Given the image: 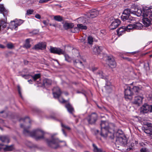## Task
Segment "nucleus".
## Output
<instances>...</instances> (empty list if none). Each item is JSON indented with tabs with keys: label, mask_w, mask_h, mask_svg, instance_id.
<instances>
[{
	"label": "nucleus",
	"mask_w": 152,
	"mask_h": 152,
	"mask_svg": "<svg viewBox=\"0 0 152 152\" xmlns=\"http://www.w3.org/2000/svg\"><path fill=\"white\" fill-rule=\"evenodd\" d=\"M29 127L27 128H24L23 134L26 136H30L35 138L36 140L44 139L45 132L40 129H37L30 132L28 130Z\"/></svg>",
	"instance_id": "f257e3e1"
},
{
	"label": "nucleus",
	"mask_w": 152,
	"mask_h": 152,
	"mask_svg": "<svg viewBox=\"0 0 152 152\" xmlns=\"http://www.w3.org/2000/svg\"><path fill=\"white\" fill-rule=\"evenodd\" d=\"M133 12L134 13H133L135 14L137 16L148 17L151 19H152V8L145 7L143 8L142 11L141 9H136Z\"/></svg>",
	"instance_id": "f03ea898"
},
{
	"label": "nucleus",
	"mask_w": 152,
	"mask_h": 152,
	"mask_svg": "<svg viewBox=\"0 0 152 152\" xmlns=\"http://www.w3.org/2000/svg\"><path fill=\"white\" fill-rule=\"evenodd\" d=\"M46 142L48 146L51 148L56 149L60 147L59 143L63 141H60L58 138H53L51 140L47 139Z\"/></svg>",
	"instance_id": "7ed1b4c3"
},
{
	"label": "nucleus",
	"mask_w": 152,
	"mask_h": 152,
	"mask_svg": "<svg viewBox=\"0 0 152 152\" xmlns=\"http://www.w3.org/2000/svg\"><path fill=\"white\" fill-rule=\"evenodd\" d=\"M101 127V135L104 137H106L109 132V126L107 123L105 121H102L100 124Z\"/></svg>",
	"instance_id": "20e7f679"
},
{
	"label": "nucleus",
	"mask_w": 152,
	"mask_h": 152,
	"mask_svg": "<svg viewBox=\"0 0 152 152\" xmlns=\"http://www.w3.org/2000/svg\"><path fill=\"white\" fill-rule=\"evenodd\" d=\"M53 94L54 97L58 98L59 101L60 103H65L66 101L62 98H60L59 96L62 93L59 88L58 87H54L53 90Z\"/></svg>",
	"instance_id": "39448f33"
},
{
	"label": "nucleus",
	"mask_w": 152,
	"mask_h": 152,
	"mask_svg": "<svg viewBox=\"0 0 152 152\" xmlns=\"http://www.w3.org/2000/svg\"><path fill=\"white\" fill-rule=\"evenodd\" d=\"M133 95L131 87L126 85L124 86V97L126 99H131L132 96Z\"/></svg>",
	"instance_id": "423d86ee"
},
{
	"label": "nucleus",
	"mask_w": 152,
	"mask_h": 152,
	"mask_svg": "<svg viewBox=\"0 0 152 152\" xmlns=\"http://www.w3.org/2000/svg\"><path fill=\"white\" fill-rule=\"evenodd\" d=\"M126 138L124 136L120 135L117 136L116 138V144H119L121 145H125L127 142Z\"/></svg>",
	"instance_id": "0eeeda50"
},
{
	"label": "nucleus",
	"mask_w": 152,
	"mask_h": 152,
	"mask_svg": "<svg viewBox=\"0 0 152 152\" xmlns=\"http://www.w3.org/2000/svg\"><path fill=\"white\" fill-rule=\"evenodd\" d=\"M106 58L107 63L108 65L112 68H114L116 66V63L113 56H106Z\"/></svg>",
	"instance_id": "6e6552de"
},
{
	"label": "nucleus",
	"mask_w": 152,
	"mask_h": 152,
	"mask_svg": "<svg viewBox=\"0 0 152 152\" xmlns=\"http://www.w3.org/2000/svg\"><path fill=\"white\" fill-rule=\"evenodd\" d=\"M97 118V114L95 113H93L91 115H88L87 118V120L89 124H93L95 123Z\"/></svg>",
	"instance_id": "1a4fd4ad"
},
{
	"label": "nucleus",
	"mask_w": 152,
	"mask_h": 152,
	"mask_svg": "<svg viewBox=\"0 0 152 152\" xmlns=\"http://www.w3.org/2000/svg\"><path fill=\"white\" fill-rule=\"evenodd\" d=\"M50 51L51 53L61 55L64 53V51L60 48L50 46Z\"/></svg>",
	"instance_id": "9d476101"
},
{
	"label": "nucleus",
	"mask_w": 152,
	"mask_h": 152,
	"mask_svg": "<svg viewBox=\"0 0 152 152\" xmlns=\"http://www.w3.org/2000/svg\"><path fill=\"white\" fill-rule=\"evenodd\" d=\"M120 20L118 19H114L110 26V28L111 29H114L117 28L121 23Z\"/></svg>",
	"instance_id": "9b49d317"
},
{
	"label": "nucleus",
	"mask_w": 152,
	"mask_h": 152,
	"mask_svg": "<svg viewBox=\"0 0 152 152\" xmlns=\"http://www.w3.org/2000/svg\"><path fill=\"white\" fill-rule=\"evenodd\" d=\"M121 18L123 21H126L128 22H130L132 21L135 20L134 18L130 15H126L123 14L121 16Z\"/></svg>",
	"instance_id": "f8f14e48"
},
{
	"label": "nucleus",
	"mask_w": 152,
	"mask_h": 152,
	"mask_svg": "<svg viewBox=\"0 0 152 152\" xmlns=\"http://www.w3.org/2000/svg\"><path fill=\"white\" fill-rule=\"evenodd\" d=\"M46 45L45 43L41 42L36 45L33 48L35 50H43L46 48Z\"/></svg>",
	"instance_id": "ddd939ff"
},
{
	"label": "nucleus",
	"mask_w": 152,
	"mask_h": 152,
	"mask_svg": "<svg viewBox=\"0 0 152 152\" xmlns=\"http://www.w3.org/2000/svg\"><path fill=\"white\" fill-rule=\"evenodd\" d=\"M143 98L142 96H135L133 103L134 104L139 106L142 104Z\"/></svg>",
	"instance_id": "4468645a"
},
{
	"label": "nucleus",
	"mask_w": 152,
	"mask_h": 152,
	"mask_svg": "<svg viewBox=\"0 0 152 152\" xmlns=\"http://www.w3.org/2000/svg\"><path fill=\"white\" fill-rule=\"evenodd\" d=\"M140 111L141 113H146L149 112V105L146 104H144L141 107Z\"/></svg>",
	"instance_id": "2eb2a0df"
},
{
	"label": "nucleus",
	"mask_w": 152,
	"mask_h": 152,
	"mask_svg": "<svg viewBox=\"0 0 152 152\" xmlns=\"http://www.w3.org/2000/svg\"><path fill=\"white\" fill-rule=\"evenodd\" d=\"M99 14V12L95 9L91 10L90 12L88 14V17L93 18L97 16Z\"/></svg>",
	"instance_id": "dca6fc26"
},
{
	"label": "nucleus",
	"mask_w": 152,
	"mask_h": 152,
	"mask_svg": "<svg viewBox=\"0 0 152 152\" xmlns=\"http://www.w3.org/2000/svg\"><path fill=\"white\" fill-rule=\"evenodd\" d=\"M103 48L102 46H99L98 45L95 46L94 47L93 51L94 54H99L103 50Z\"/></svg>",
	"instance_id": "f3484780"
},
{
	"label": "nucleus",
	"mask_w": 152,
	"mask_h": 152,
	"mask_svg": "<svg viewBox=\"0 0 152 152\" xmlns=\"http://www.w3.org/2000/svg\"><path fill=\"white\" fill-rule=\"evenodd\" d=\"M126 31H127L126 27L122 26L117 29V32L118 35L119 36H120L124 34Z\"/></svg>",
	"instance_id": "a211bd4d"
},
{
	"label": "nucleus",
	"mask_w": 152,
	"mask_h": 152,
	"mask_svg": "<svg viewBox=\"0 0 152 152\" xmlns=\"http://www.w3.org/2000/svg\"><path fill=\"white\" fill-rule=\"evenodd\" d=\"M131 87L133 95L134 94L137 95L141 91V88L139 86H134Z\"/></svg>",
	"instance_id": "6ab92c4d"
},
{
	"label": "nucleus",
	"mask_w": 152,
	"mask_h": 152,
	"mask_svg": "<svg viewBox=\"0 0 152 152\" xmlns=\"http://www.w3.org/2000/svg\"><path fill=\"white\" fill-rule=\"evenodd\" d=\"M8 12L5 9L2 4H0V13L3 14L4 17H6L7 15Z\"/></svg>",
	"instance_id": "aec40b11"
},
{
	"label": "nucleus",
	"mask_w": 152,
	"mask_h": 152,
	"mask_svg": "<svg viewBox=\"0 0 152 152\" xmlns=\"http://www.w3.org/2000/svg\"><path fill=\"white\" fill-rule=\"evenodd\" d=\"M0 140L4 143H8L10 142L9 137L5 135L0 136Z\"/></svg>",
	"instance_id": "412c9836"
},
{
	"label": "nucleus",
	"mask_w": 152,
	"mask_h": 152,
	"mask_svg": "<svg viewBox=\"0 0 152 152\" xmlns=\"http://www.w3.org/2000/svg\"><path fill=\"white\" fill-rule=\"evenodd\" d=\"M142 22L146 27L148 26L151 23V21L148 18L143 17L142 19Z\"/></svg>",
	"instance_id": "4be33fe9"
},
{
	"label": "nucleus",
	"mask_w": 152,
	"mask_h": 152,
	"mask_svg": "<svg viewBox=\"0 0 152 152\" xmlns=\"http://www.w3.org/2000/svg\"><path fill=\"white\" fill-rule=\"evenodd\" d=\"M96 75L98 77L104 79H106V76L105 74L101 71H98L96 73Z\"/></svg>",
	"instance_id": "5701e85b"
},
{
	"label": "nucleus",
	"mask_w": 152,
	"mask_h": 152,
	"mask_svg": "<svg viewBox=\"0 0 152 152\" xmlns=\"http://www.w3.org/2000/svg\"><path fill=\"white\" fill-rule=\"evenodd\" d=\"M63 27L66 30L73 28L74 25L72 23H65L63 25Z\"/></svg>",
	"instance_id": "b1692460"
},
{
	"label": "nucleus",
	"mask_w": 152,
	"mask_h": 152,
	"mask_svg": "<svg viewBox=\"0 0 152 152\" xmlns=\"http://www.w3.org/2000/svg\"><path fill=\"white\" fill-rule=\"evenodd\" d=\"M14 22L15 23L14 26H15V29L16 28V27H17L18 26H19L23 23V20L20 19L19 20H17L16 19L15 20L13 21H11V22Z\"/></svg>",
	"instance_id": "393cba45"
},
{
	"label": "nucleus",
	"mask_w": 152,
	"mask_h": 152,
	"mask_svg": "<svg viewBox=\"0 0 152 152\" xmlns=\"http://www.w3.org/2000/svg\"><path fill=\"white\" fill-rule=\"evenodd\" d=\"M65 107L67 108L68 111L70 113H72L74 111V108L69 104H66Z\"/></svg>",
	"instance_id": "a878e982"
},
{
	"label": "nucleus",
	"mask_w": 152,
	"mask_h": 152,
	"mask_svg": "<svg viewBox=\"0 0 152 152\" xmlns=\"http://www.w3.org/2000/svg\"><path fill=\"white\" fill-rule=\"evenodd\" d=\"M105 88L108 92L111 91V83L109 82H107L105 86Z\"/></svg>",
	"instance_id": "bb28decb"
},
{
	"label": "nucleus",
	"mask_w": 152,
	"mask_h": 152,
	"mask_svg": "<svg viewBox=\"0 0 152 152\" xmlns=\"http://www.w3.org/2000/svg\"><path fill=\"white\" fill-rule=\"evenodd\" d=\"M13 149V145H12L10 146L6 145V147L3 148L4 151H12Z\"/></svg>",
	"instance_id": "cd10ccee"
},
{
	"label": "nucleus",
	"mask_w": 152,
	"mask_h": 152,
	"mask_svg": "<svg viewBox=\"0 0 152 152\" xmlns=\"http://www.w3.org/2000/svg\"><path fill=\"white\" fill-rule=\"evenodd\" d=\"M24 47L27 49L31 47V45L30 44L29 39H26Z\"/></svg>",
	"instance_id": "c85d7f7f"
},
{
	"label": "nucleus",
	"mask_w": 152,
	"mask_h": 152,
	"mask_svg": "<svg viewBox=\"0 0 152 152\" xmlns=\"http://www.w3.org/2000/svg\"><path fill=\"white\" fill-rule=\"evenodd\" d=\"M134 29L140 30L142 28V24L140 23L134 24Z\"/></svg>",
	"instance_id": "c756f323"
},
{
	"label": "nucleus",
	"mask_w": 152,
	"mask_h": 152,
	"mask_svg": "<svg viewBox=\"0 0 152 152\" xmlns=\"http://www.w3.org/2000/svg\"><path fill=\"white\" fill-rule=\"evenodd\" d=\"M134 24H130L126 27L127 31L129 32L131 30L134 29Z\"/></svg>",
	"instance_id": "7c9ffc66"
},
{
	"label": "nucleus",
	"mask_w": 152,
	"mask_h": 152,
	"mask_svg": "<svg viewBox=\"0 0 152 152\" xmlns=\"http://www.w3.org/2000/svg\"><path fill=\"white\" fill-rule=\"evenodd\" d=\"M44 83L45 86L50 85L52 83V80L49 79H46L44 80Z\"/></svg>",
	"instance_id": "2f4dec72"
},
{
	"label": "nucleus",
	"mask_w": 152,
	"mask_h": 152,
	"mask_svg": "<svg viewBox=\"0 0 152 152\" xmlns=\"http://www.w3.org/2000/svg\"><path fill=\"white\" fill-rule=\"evenodd\" d=\"M130 13H133V12L131 11L130 9L126 8L124 10L122 14H125L126 15H130Z\"/></svg>",
	"instance_id": "473e14b6"
},
{
	"label": "nucleus",
	"mask_w": 152,
	"mask_h": 152,
	"mask_svg": "<svg viewBox=\"0 0 152 152\" xmlns=\"http://www.w3.org/2000/svg\"><path fill=\"white\" fill-rule=\"evenodd\" d=\"M94 147V152H102L103 151L100 148H99L97 146L94 144H93Z\"/></svg>",
	"instance_id": "72a5a7b5"
},
{
	"label": "nucleus",
	"mask_w": 152,
	"mask_h": 152,
	"mask_svg": "<svg viewBox=\"0 0 152 152\" xmlns=\"http://www.w3.org/2000/svg\"><path fill=\"white\" fill-rule=\"evenodd\" d=\"M54 19L59 22H61L63 20L62 17L59 15L55 16L54 17Z\"/></svg>",
	"instance_id": "f704fd0d"
},
{
	"label": "nucleus",
	"mask_w": 152,
	"mask_h": 152,
	"mask_svg": "<svg viewBox=\"0 0 152 152\" xmlns=\"http://www.w3.org/2000/svg\"><path fill=\"white\" fill-rule=\"evenodd\" d=\"M93 38L91 36H89L88 37V42L90 45L93 44Z\"/></svg>",
	"instance_id": "c9c22d12"
},
{
	"label": "nucleus",
	"mask_w": 152,
	"mask_h": 152,
	"mask_svg": "<svg viewBox=\"0 0 152 152\" xmlns=\"http://www.w3.org/2000/svg\"><path fill=\"white\" fill-rule=\"evenodd\" d=\"M77 27L81 29L86 30L87 28L86 26L83 25L82 24H78L77 25Z\"/></svg>",
	"instance_id": "e433bc0d"
},
{
	"label": "nucleus",
	"mask_w": 152,
	"mask_h": 152,
	"mask_svg": "<svg viewBox=\"0 0 152 152\" xmlns=\"http://www.w3.org/2000/svg\"><path fill=\"white\" fill-rule=\"evenodd\" d=\"M22 121L23 122H28L29 123H30V121L29 118L28 117H25L23 118H21L20 119L19 121Z\"/></svg>",
	"instance_id": "4c0bfd02"
},
{
	"label": "nucleus",
	"mask_w": 152,
	"mask_h": 152,
	"mask_svg": "<svg viewBox=\"0 0 152 152\" xmlns=\"http://www.w3.org/2000/svg\"><path fill=\"white\" fill-rule=\"evenodd\" d=\"M64 56L65 57V60L69 62H70L71 61V58L69 56V55L66 54H65L64 55Z\"/></svg>",
	"instance_id": "58836bf2"
},
{
	"label": "nucleus",
	"mask_w": 152,
	"mask_h": 152,
	"mask_svg": "<svg viewBox=\"0 0 152 152\" xmlns=\"http://www.w3.org/2000/svg\"><path fill=\"white\" fill-rule=\"evenodd\" d=\"M73 63L75 65H76L77 64H79L82 66L83 65L82 62L78 60H74Z\"/></svg>",
	"instance_id": "ea45409f"
},
{
	"label": "nucleus",
	"mask_w": 152,
	"mask_h": 152,
	"mask_svg": "<svg viewBox=\"0 0 152 152\" xmlns=\"http://www.w3.org/2000/svg\"><path fill=\"white\" fill-rule=\"evenodd\" d=\"M7 47L8 49H12L14 48V45L12 43H8L7 44Z\"/></svg>",
	"instance_id": "a19ab883"
},
{
	"label": "nucleus",
	"mask_w": 152,
	"mask_h": 152,
	"mask_svg": "<svg viewBox=\"0 0 152 152\" xmlns=\"http://www.w3.org/2000/svg\"><path fill=\"white\" fill-rule=\"evenodd\" d=\"M40 77V74H36L34 75V76H32L33 79L34 81H36L37 79L39 78Z\"/></svg>",
	"instance_id": "79ce46f5"
},
{
	"label": "nucleus",
	"mask_w": 152,
	"mask_h": 152,
	"mask_svg": "<svg viewBox=\"0 0 152 152\" xmlns=\"http://www.w3.org/2000/svg\"><path fill=\"white\" fill-rule=\"evenodd\" d=\"M20 75L24 78L27 79H28L32 77V76L29 75Z\"/></svg>",
	"instance_id": "37998d69"
},
{
	"label": "nucleus",
	"mask_w": 152,
	"mask_h": 152,
	"mask_svg": "<svg viewBox=\"0 0 152 152\" xmlns=\"http://www.w3.org/2000/svg\"><path fill=\"white\" fill-rule=\"evenodd\" d=\"M83 17H80L78 18V20L80 23H86V20L84 19Z\"/></svg>",
	"instance_id": "c03bdc74"
},
{
	"label": "nucleus",
	"mask_w": 152,
	"mask_h": 152,
	"mask_svg": "<svg viewBox=\"0 0 152 152\" xmlns=\"http://www.w3.org/2000/svg\"><path fill=\"white\" fill-rule=\"evenodd\" d=\"M34 10L32 9H29L27 10L26 15H29L32 14L34 12Z\"/></svg>",
	"instance_id": "a18cd8bd"
},
{
	"label": "nucleus",
	"mask_w": 152,
	"mask_h": 152,
	"mask_svg": "<svg viewBox=\"0 0 152 152\" xmlns=\"http://www.w3.org/2000/svg\"><path fill=\"white\" fill-rule=\"evenodd\" d=\"M18 92L20 96L21 97V98H22V96L21 93V88L20 86H18Z\"/></svg>",
	"instance_id": "49530a36"
},
{
	"label": "nucleus",
	"mask_w": 152,
	"mask_h": 152,
	"mask_svg": "<svg viewBox=\"0 0 152 152\" xmlns=\"http://www.w3.org/2000/svg\"><path fill=\"white\" fill-rule=\"evenodd\" d=\"M61 126L63 128L67 129L68 130H70V128L69 127L64 125L62 123H61Z\"/></svg>",
	"instance_id": "de8ad7c7"
},
{
	"label": "nucleus",
	"mask_w": 152,
	"mask_h": 152,
	"mask_svg": "<svg viewBox=\"0 0 152 152\" xmlns=\"http://www.w3.org/2000/svg\"><path fill=\"white\" fill-rule=\"evenodd\" d=\"M141 152H149V151L145 148H142L140 150Z\"/></svg>",
	"instance_id": "09e8293b"
},
{
	"label": "nucleus",
	"mask_w": 152,
	"mask_h": 152,
	"mask_svg": "<svg viewBox=\"0 0 152 152\" xmlns=\"http://www.w3.org/2000/svg\"><path fill=\"white\" fill-rule=\"evenodd\" d=\"M123 132L122 131L120 130H118L116 133V135H118L119 134H123Z\"/></svg>",
	"instance_id": "8fccbe9b"
},
{
	"label": "nucleus",
	"mask_w": 152,
	"mask_h": 152,
	"mask_svg": "<svg viewBox=\"0 0 152 152\" xmlns=\"http://www.w3.org/2000/svg\"><path fill=\"white\" fill-rule=\"evenodd\" d=\"M146 125H147L148 127H150L152 128V124L149 123H147L146 124Z\"/></svg>",
	"instance_id": "3c124183"
},
{
	"label": "nucleus",
	"mask_w": 152,
	"mask_h": 152,
	"mask_svg": "<svg viewBox=\"0 0 152 152\" xmlns=\"http://www.w3.org/2000/svg\"><path fill=\"white\" fill-rule=\"evenodd\" d=\"M35 17L37 19H40L41 18V16L39 14H36L35 15Z\"/></svg>",
	"instance_id": "603ef678"
},
{
	"label": "nucleus",
	"mask_w": 152,
	"mask_h": 152,
	"mask_svg": "<svg viewBox=\"0 0 152 152\" xmlns=\"http://www.w3.org/2000/svg\"><path fill=\"white\" fill-rule=\"evenodd\" d=\"M149 112H152V104L149 105Z\"/></svg>",
	"instance_id": "864d4df0"
},
{
	"label": "nucleus",
	"mask_w": 152,
	"mask_h": 152,
	"mask_svg": "<svg viewBox=\"0 0 152 152\" xmlns=\"http://www.w3.org/2000/svg\"><path fill=\"white\" fill-rule=\"evenodd\" d=\"M97 69L98 68L97 67H94L92 68V70L93 72H94V71L97 70Z\"/></svg>",
	"instance_id": "5fc2aeb1"
},
{
	"label": "nucleus",
	"mask_w": 152,
	"mask_h": 152,
	"mask_svg": "<svg viewBox=\"0 0 152 152\" xmlns=\"http://www.w3.org/2000/svg\"><path fill=\"white\" fill-rule=\"evenodd\" d=\"M62 130L64 134L65 135V136L66 137L67 136V134L66 132H65L64 130L63 129H62Z\"/></svg>",
	"instance_id": "6e6d98bb"
},
{
	"label": "nucleus",
	"mask_w": 152,
	"mask_h": 152,
	"mask_svg": "<svg viewBox=\"0 0 152 152\" xmlns=\"http://www.w3.org/2000/svg\"><path fill=\"white\" fill-rule=\"evenodd\" d=\"M101 33L102 34H105V31L104 30H101Z\"/></svg>",
	"instance_id": "4d7b16f0"
},
{
	"label": "nucleus",
	"mask_w": 152,
	"mask_h": 152,
	"mask_svg": "<svg viewBox=\"0 0 152 152\" xmlns=\"http://www.w3.org/2000/svg\"><path fill=\"white\" fill-rule=\"evenodd\" d=\"M6 48V47L4 45L0 44V48L4 49L5 48Z\"/></svg>",
	"instance_id": "13d9d810"
},
{
	"label": "nucleus",
	"mask_w": 152,
	"mask_h": 152,
	"mask_svg": "<svg viewBox=\"0 0 152 152\" xmlns=\"http://www.w3.org/2000/svg\"><path fill=\"white\" fill-rule=\"evenodd\" d=\"M124 58L125 59L128 61H131V59L128 57Z\"/></svg>",
	"instance_id": "bf43d9fd"
},
{
	"label": "nucleus",
	"mask_w": 152,
	"mask_h": 152,
	"mask_svg": "<svg viewBox=\"0 0 152 152\" xmlns=\"http://www.w3.org/2000/svg\"><path fill=\"white\" fill-rule=\"evenodd\" d=\"M43 23L45 25H47L48 24V23L46 21V20H43Z\"/></svg>",
	"instance_id": "052dcab7"
},
{
	"label": "nucleus",
	"mask_w": 152,
	"mask_h": 152,
	"mask_svg": "<svg viewBox=\"0 0 152 152\" xmlns=\"http://www.w3.org/2000/svg\"><path fill=\"white\" fill-rule=\"evenodd\" d=\"M64 94L65 95L67 96L68 95V93L67 92H64Z\"/></svg>",
	"instance_id": "680f3d73"
},
{
	"label": "nucleus",
	"mask_w": 152,
	"mask_h": 152,
	"mask_svg": "<svg viewBox=\"0 0 152 152\" xmlns=\"http://www.w3.org/2000/svg\"><path fill=\"white\" fill-rule=\"evenodd\" d=\"M76 93L77 94L81 93L82 92L80 91H76Z\"/></svg>",
	"instance_id": "e2e57ef3"
},
{
	"label": "nucleus",
	"mask_w": 152,
	"mask_h": 152,
	"mask_svg": "<svg viewBox=\"0 0 152 152\" xmlns=\"http://www.w3.org/2000/svg\"><path fill=\"white\" fill-rule=\"evenodd\" d=\"M20 127L21 128H24L23 125L22 124H21L20 125Z\"/></svg>",
	"instance_id": "0e129e2a"
},
{
	"label": "nucleus",
	"mask_w": 152,
	"mask_h": 152,
	"mask_svg": "<svg viewBox=\"0 0 152 152\" xmlns=\"http://www.w3.org/2000/svg\"><path fill=\"white\" fill-rule=\"evenodd\" d=\"M136 52H131V53H132L133 54H134L136 53Z\"/></svg>",
	"instance_id": "69168bd1"
},
{
	"label": "nucleus",
	"mask_w": 152,
	"mask_h": 152,
	"mask_svg": "<svg viewBox=\"0 0 152 152\" xmlns=\"http://www.w3.org/2000/svg\"><path fill=\"white\" fill-rule=\"evenodd\" d=\"M28 81L30 83V82H32V80H28Z\"/></svg>",
	"instance_id": "338daca9"
},
{
	"label": "nucleus",
	"mask_w": 152,
	"mask_h": 152,
	"mask_svg": "<svg viewBox=\"0 0 152 152\" xmlns=\"http://www.w3.org/2000/svg\"><path fill=\"white\" fill-rule=\"evenodd\" d=\"M4 111H1L0 112V113H4Z\"/></svg>",
	"instance_id": "774afa93"
}]
</instances>
